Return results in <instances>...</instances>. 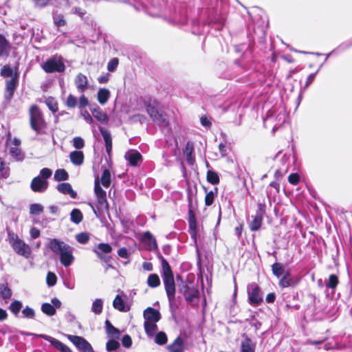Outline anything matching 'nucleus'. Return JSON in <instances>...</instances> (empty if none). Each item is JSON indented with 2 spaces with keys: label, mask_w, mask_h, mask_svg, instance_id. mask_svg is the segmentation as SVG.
I'll return each mask as SVG.
<instances>
[{
  "label": "nucleus",
  "mask_w": 352,
  "mask_h": 352,
  "mask_svg": "<svg viewBox=\"0 0 352 352\" xmlns=\"http://www.w3.org/2000/svg\"><path fill=\"white\" fill-rule=\"evenodd\" d=\"M179 292L182 293L186 302H191L193 300L198 297L199 292L193 287H190L185 284L179 287Z\"/></svg>",
  "instance_id": "nucleus-15"
},
{
  "label": "nucleus",
  "mask_w": 352,
  "mask_h": 352,
  "mask_svg": "<svg viewBox=\"0 0 352 352\" xmlns=\"http://www.w3.org/2000/svg\"><path fill=\"white\" fill-rule=\"evenodd\" d=\"M99 131L104 141L106 152L109 155H110L112 151L111 135L109 131L102 126L99 128Z\"/></svg>",
  "instance_id": "nucleus-21"
},
{
  "label": "nucleus",
  "mask_w": 352,
  "mask_h": 352,
  "mask_svg": "<svg viewBox=\"0 0 352 352\" xmlns=\"http://www.w3.org/2000/svg\"><path fill=\"white\" fill-rule=\"evenodd\" d=\"M41 309L43 313L48 316H52L56 314V309L52 304L48 302H44L41 305Z\"/></svg>",
  "instance_id": "nucleus-40"
},
{
  "label": "nucleus",
  "mask_w": 352,
  "mask_h": 352,
  "mask_svg": "<svg viewBox=\"0 0 352 352\" xmlns=\"http://www.w3.org/2000/svg\"><path fill=\"white\" fill-rule=\"evenodd\" d=\"M83 219L81 211L78 208H74L70 213V220L75 224H79Z\"/></svg>",
  "instance_id": "nucleus-32"
},
{
  "label": "nucleus",
  "mask_w": 352,
  "mask_h": 352,
  "mask_svg": "<svg viewBox=\"0 0 352 352\" xmlns=\"http://www.w3.org/2000/svg\"><path fill=\"white\" fill-rule=\"evenodd\" d=\"M56 189L63 195H69L72 199L77 197L76 192L73 190L71 184L69 183L58 184L56 186Z\"/></svg>",
  "instance_id": "nucleus-22"
},
{
  "label": "nucleus",
  "mask_w": 352,
  "mask_h": 352,
  "mask_svg": "<svg viewBox=\"0 0 352 352\" xmlns=\"http://www.w3.org/2000/svg\"><path fill=\"white\" fill-rule=\"evenodd\" d=\"M53 21L54 25L58 28L64 26L66 24L63 14L57 12H53Z\"/></svg>",
  "instance_id": "nucleus-37"
},
{
  "label": "nucleus",
  "mask_w": 352,
  "mask_h": 352,
  "mask_svg": "<svg viewBox=\"0 0 352 352\" xmlns=\"http://www.w3.org/2000/svg\"><path fill=\"white\" fill-rule=\"evenodd\" d=\"M113 306L116 309L120 311L126 312L129 310V308L126 306L124 300L119 295H117L114 298Z\"/></svg>",
  "instance_id": "nucleus-28"
},
{
  "label": "nucleus",
  "mask_w": 352,
  "mask_h": 352,
  "mask_svg": "<svg viewBox=\"0 0 352 352\" xmlns=\"http://www.w3.org/2000/svg\"><path fill=\"white\" fill-rule=\"evenodd\" d=\"M22 314L24 318H26L28 319H34L35 318V315H36L34 310L29 306H26L22 310Z\"/></svg>",
  "instance_id": "nucleus-51"
},
{
  "label": "nucleus",
  "mask_w": 352,
  "mask_h": 352,
  "mask_svg": "<svg viewBox=\"0 0 352 352\" xmlns=\"http://www.w3.org/2000/svg\"><path fill=\"white\" fill-rule=\"evenodd\" d=\"M144 104L147 113L152 120L160 126H168L169 124L166 115L160 111V104L153 98L146 97L144 99Z\"/></svg>",
  "instance_id": "nucleus-4"
},
{
  "label": "nucleus",
  "mask_w": 352,
  "mask_h": 352,
  "mask_svg": "<svg viewBox=\"0 0 352 352\" xmlns=\"http://www.w3.org/2000/svg\"><path fill=\"white\" fill-rule=\"evenodd\" d=\"M266 205L264 202L258 201L257 204V209L256 211V216L262 217L265 214Z\"/></svg>",
  "instance_id": "nucleus-54"
},
{
  "label": "nucleus",
  "mask_w": 352,
  "mask_h": 352,
  "mask_svg": "<svg viewBox=\"0 0 352 352\" xmlns=\"http://www.w3.org/2000/svg\"><path fill=\"white\" fill-rule=\"evenodd\" d=\"M74 84L77 91L80 94H83L88 87L87 76L82 73L78 74L74 79Z\"/></svg>",
  "instance_id": "nucleus-19"
},
{
  "label": "nucleus",
  "mask_w": 352,
  "mask_h": 352,
  "mask_svg": "<svg viewBox=\"0 0 352 352\" xmlns=\"http://www.w3.org/2000/svg\"><path fill=\"white\" fill-rule=\"evenodd\" d=\"M57 281L56 275L52 272H49L46 277V283L49 287H52L56 285Z\"/></svg>",
  "instance_id": "nucleus-55"
},
{
  "label": "nucleus",
  "mask_w": 352,
  "mask_h": 352,
  "mask_svg": "<svg viewBox=\"0 0 352 352\" xmlns=\"http://www.w3.org/2000/svg\"><path fill=\"white\" fill-rule=\"evenodd\" d=\"M103 301L100 298H96L94 300L91 310L96 315H99L102 312Z\"/></svg>",
  "instance_id": "nucleus-35"
},
{
  "label": "nucleus",
  "mask_w": 352,
  "mask_h": 352,
  "mask_svg": "<svg viewBox=\"0 0 352 352\" xmlns=\"http://www.w3.org/2000/svg\"><path fill=\"white\" fill-rule=\"evenodd\" d=\"M272 272L274 276L280 278V277L285 273V269L282 263H274L272 265Z\"/></svg>",
  "instance_id": "nucleus-34"
},
{
  "label": "nucleus",
  "mask_w": 352,
  "mask_h": 352,
  "mask_svg": "<svg viewBox=\"0 0 352 352\" xmlns=\"http://www.w3.org/2000/svg\"><path fill=\"white\" fill-rule=\"evenodd\" d=\"M110 91L109 89L106 88L99 89L97 94V99L98 102L102 105L105 104L110 97Z\"/></svg>",
  "instance_id": "nucleus-27"
},
{
  "label": "nucleus",
  "mask_w": 352,
  "mask_h": 352,
  "mask_svg": "<svg viewBox=\"0 0 352 352\" xmlns=\"http://www.w3.org/2000/svg\"><path fill=\"white\" fill-rule=\"evenodd\" d=\"M73 146L76 149H81L85 146V142L80 137H75L73 139Z\"/></svg>",
  "instance_id": "nucleus-60"
},
{
  "label": "nucleus",
  "mask_w": 352,
  "mask_h": 352,
  "mask_svg": "<svg viewBox=\"0 0 352 352\" xmlns=\"http://www.w3.org/2000/svg\"><path fill=\"white\" fill-rule=\"evenodd\" d=\"M76 239L80 244H86L89 240V234L87 232H80L76 235Z\"/></svg>",
  "instance_id": "nucleus-53"
},
{
  "label": "nucleus",
  "mask_w": 352,
  "mask_h": 352,
  "mask_svg": "<svg viewBox=\"0 0 352 352\" xmlns=\"http://www.w3.org/2000/svg\"><path fill=\"white\" fill-rule=\"evenodd\" d=\"M90 111L93 116L101 124L107 123L109 120L107 115L96 104L90 105Z\"/></svg>",
  "instance_id": "nucleus-18"
},
{
  "label": "nucleus",
  "mask_w": 352,
  "mask_h": 352,
  "mask_svg": "<svg viewBox=\"0 0 352 352\" xmlns=\"http://www.w3.org/2000/svg\"><path fill=\"white\" fill-rule=\"evenodd\" d=\"M1 75L3 77H12L13 70L9 65H5L1 69Z\"/></svg>",
  "instance_id": "nucleus-59"
},
{
  "label": "nucleus",
  "mask_w": 352,
  "mask_h": 352,
  "mask_svg": "<svg viewBox=\"0 0 352 352\" xmlns=\"http://www.w3.org/2000/svg\"><path fill=\"white\" fill-rule=\"evenodd\" d=\"M98 258L104 263H109L111 260V256L105 255L112 251V247L109 243H100L93 250Z\"/></svg>",
  "instance_id": "nucleus-13"
},
{
  "label": "nucleus",
  "mask_w": 352,
  "mask_h": 352,
  "mask_svg": "<svg viewBox=\"0 0 352 352\" xmlns=\"http://www.w3.org/2000/svg\"><path fill=\"white\" fill-rule=\"evenodd\" d=\"M10 243L13 250L19 255L28 258L31 254V251L28 245L20 239L17 235L13 232H8Z\"/></svg>",
  "instance_id": "nucleus-6"
},
{
  "label": "nucleus",
  "mask_w": 352,
  "mask_h": 352,
  "mask_svg": "<svg viewBox=\"0 0 352 352\" xmlns=\"http://www.w3.org/2000/svg\"><path fill=\"white\" fill-rule=\"evenodd\" d=\"M10 155L18 162H22L25 158V155L19 147H11L10 148Z\"/></svg>",
  "instance_id": "nucleus-30"
},
{
  "label": "nucleus",
  "mask_w": 352,
  "mask_h": 352,
  "mask_svg": "<svg viewBox=\"0 0 352 352\" xmlns=\"http://www.w3.org/2000/svg\"><path fill=\"white\" fill-rule=\"evenodd\" d=\"M98 210H109V204L107 202V196L97 198Z\"/></svg>",
  "instance_id": "nucleus-48"
},
{
  "label": "nucleus",
  "mask_w": 352,
  "mask_h": 352,
  "mask_svg": "<svg viewBox=\"0 0 352 352\" xmlns=\"http://www.w3.org/2000/svg\"><path fill=\"white\" fill-rule=\"evenodd\" d=\"M69 158L72 164L80 166L84 162V154L80 151H74L70 153Z\"/></svg>",
  "instance_id": "nucleus-26"
},
{
  "label": "nucleus",
  "mask_w": 352,
  "mask_h": 352,
  "mask_svg": "<svg viewBox=\"0 0 352 352\" xmlns=\"http://www.w3.org/2000/svg\"><path fill=\"white\" fill-rule=\"evenodd\" d=\"M161 276L170 306L175 301L176 286L174 274L168 262L162 258Z\"/></svg>",
  "instance_id": "nucleus-3"
},
{
  "label": "nucleus",
  "mask_w": 352,
  "mask_h": 352,
  "mask_svg": "<svg viewBox=\"0 0 352 352\" xmlns=\"http://www.w3.org/2000/svg\"><path fill=\"white\" fill-rule=\"evenodd\" d=\"M351 46H352V40L341 43L339 46H338L336 48V52H343V51L349 49Z\"/></svg>",
  "instance_id": "nucleus-63"
},
{
  "label": "nucleus",
  "mask_w": 352,
  "mask_h": 352,
  "mask_svg": "<svg viewBox=\"0 0 352 352\" xmlns=\"http://www.w3.org/2000/svg\"><path fill=\"white\" fill-rule=\"evenodd\" d=\"M168 341L166 334L164 331H160L156 333L155 342L159 345H164Z\"/></svg>",
  "instance_id": "nucleus-46"
},
{
  "label": "nucleus",
  "mask_w": 352,
  "mask_h": 352,
  "mask_svg": "<svg viewBox=\"0 0 352 352\" xmlns=\"http://www.w3.org/2000/svg\"><path fill=\"white\" fill-rule=\"evenodd\" d=\"M94 192L97 198L107 196L106 192L101 188L98 179H96Z\"/></svg>",
  "instance_id": "nucleus-47"
},
{
  "label": "nucleus",
  "mask_w": 352,
  "mask_h": 352,
  "mask_svg": "<svg viewBox=\"0 0 352 352\" xmlns=\"http://www.w3.org/2000/svg\"><path fill=\"white\" fill-rule=\"evenodd\" d=\"M43 69L47 74L54 72L61 73L65 69V65L60 57L54 56L46 60L42 66Z\"/></svg>",
  "instance_id": "nucleus-8"
},
{
  "label": "nucleus",
  "mask_w": 352,
  "mask_h": 352,
  "mask_svg": "<svg viewBox=\"0 0 352 352\" xmlns=\"http://www.w3.org/2000/svg\"><path fill=\"white\" fill-rule=\"evenodd\" d=\"M11 46L6 37L0 34V56H8Z\"/></svg>",
  "instance_id": "nucleus-25"
},
{
  "label": "nucleus",
  "mask_w": 352,
  "mask_h": 352,
  "mask_svg": "<svg viewBox=\"0 0 352 352\" xmlns=\"http://www.w3.org/2000/svg\"><path fill=\"white\" fill-rule=\"evenodd\" d=\"M43 211V207L39 204H32L30 206V213L31 214L37 215Z\"/></svg>",
  "instance_id": "nucleus-50"
},
{
  "label": "nucleus",
  "mask_w": 352,
  "mask_h": 352,
  "mask_svg": "<svg viewBox=\"0 0 352 352\" xmlns=\"http://www.w3.org/2000/svg\"><path fill=\"white\" fill-rule=\"evenodd\" d=\"M23 334L27 336H31L35 338H41L44 339L45 340L48 341L50 344L54 346L56 349L60 351V352H73L67 345L59 341L58 340L55 339L53 337H51L46 334H36L33 333H23Z\"/></svg>",
  "instance_id": "nucleus-10"
},
{
  "label": "nucleus",
  "mask_w": 352,
  "mask_h": 352,
  "mask_svg": "<svg viewBox=\"0 0 352 352\" xmlns=\"http://www.w3.org/2000/svg\"><path fill=\"white\" fill-rule=\"evenodd\" d=\"M101 184L105 188H108L111 184V173L107 168L104 169L102 172L101 177Z\"/></svg>",
  "instance_id": "nucleus-42"
},
{
  "label": "nucleus",
  "mask_w": 352,
  "mask_h": 352,
  "mask_svg": "<svg viewBox=\"0 0 352 352\" xmlns=\"http://www.w3.org/2000/svg\"><path fill=\"white\" fill-rule=\"evenodd\" d=\"M248 302L253 307H257L263 301L261 288L255 283H252L247 287Z\"/></svg>",
  "instance_id": "nucleus-7"
},
{
  "label": "nucleus",
  "mask_w": 352,
  "mask_h": 352,
  "mask_svg": "<svg viewBox=\"0 0 352 352\" xmlns=\"http://www.w3.org/2000/svg\"><path fill=\"white\" fill-rule=\"evenodd\" d=\"M119 64L118 58H111L107 63V69L109 72H113Z\"/></svg>",
  "instance_id": "nucleus-57"
},
{
  "label": "nucleus",
  "mask_w": 352,
  "mask_h": 352,
  "mask_svg": "<svg viewBox=\"0 0 352 352\" xmlns=\"http://www.w3.org/2000/svg\"><path fill=\"white\" fill-rule=\"evenodd\" d=\"M255 343L248 336H245L241 344V352H254Z\"/></svg>",
  "instance_id": "nucleus-24"
},
{
  "label": "nucleus",
  "mask_w": 352,
  "mask_h": 352,
  "mask_svg": "<svg viewBox=\"0 0 352 352\" xmlns=\"http://www.w3.org/2000/svg\"><path fill=\"white\" fill-rule=\"evenodd\" d=\"M206 177H207V181L213 185H215V184H217L219 183V177L218 175V174L214 170H208Z\"/></svg>",
  "instance_id": "nucleus-45"
},
{
  "label": "nucleus",
  "mask_w": 352,
  "mask_h": 352,
  "mask_svg": "<svg viewBox=\"0 0 352 352\" xmlns=\"http://www.w3.org/2000/svg\"><path fill=\"white\" fill-rule=\"evenodd\" d=\"M263 218L254 215L253 217L252 221L250 223L249 227L251 231H257L260 229L262 222Z\"/></svg>",
  "instance_id": "nucleus-38"
},
{
  "label": "nucleus",
  "mask_w": 352,
  "mask_h": 352,
  "mask_svg": "<svg viewBox=\"0 0 352 352\" xmlns=\"http://www.w3.org/2000/svg\"><path fill=\"white\" fill-rule=\"evenodd\" d=\"M157 322L144 321V327L146 335L148 337H152L157 330Z\"/></svg>",
  "instance_id": "nucleus-29"
},
{
  "label": "nucleus",
  "mask_w": 352,
  "mask_h": 352,
  "mask_svg": "<svg viewBox=\"0 0 352 352\" xmlns=\"http://www.w3.org/2000/svg\"><path fill=\"white\" fill-rule=\"evenodd\" d=\"M147 284L150 287L155 288L160 285V279L157 274H151L147 278Z\"/></svg>",
  "instance_id": "nucleus-36"
},
{
  "label": "nucleus",
  "mask_w": 352,
  "mask_h": 352,
  "mask_svg": "<svg viewBox=\"0 0 352 352\" xmlns=\"http://www.w3.org/2000/svg\"><path fill=\"white\" fill-rule=\"evenodd\" d=\"M206 3L210 2L206 9L201 11L204 14V24L216 31L223 30L226 21V12L223 7V0H203Z\"/></svg>",
  "instance_id": "nucleus-1"
},
{
  "label": "nucleus",
  "mask_w": 352,
  "mask_h": 352,
  "mask_svg": "<svg viewBox=\"0 0 352 352\" xmlns=\"http://www.w3.org/2000/svg\"><path fill=\"white\" fill-rule=\"evenodd\" d=\"M48 248L56 255L59 256L60 263L65 267L70 266L74 261V248L57 239L50 240Z\"/></svg>",
  "instance_id": "nucleus-2"
},
{
  "label": "nucleus",
  "mask_w": 352,
  "mask_h": 352,
  "mask_svg": "<svg viewBox=\"0 0 352 352\" xmlns=\"http://www.w3.org/2000/svg\"><path fill=\"white\" fill-rule=\"evenodd\" d=\"M105 328L107 333L110 336H116L118 338L120 335V331L118 329L116 328L112 325L111 322L109 320H106L105 321Z\"/></svg>",
  "instance_id": "nucleus-39"
},
{
  "label": "nucleus",
  "mask_w": 352,
  "mask_h": 352,
  "mask_svg": "<svg viewBox=\"0 0 352 352\" xmlns=\"http://www.w3.org/2000/svg\"><path fill=\"white\" fill-rule=\"evenodd\" d=\"M30 124L31 129L37 135L46 133L47 122L44 119L42 111L36 104H33L30 108Z\"/></svg>",
  "instance_id": "nucleus-5"
},
{
  "label": "nucleus",
  "mask_w": 352,
  "mask_h": 352,
  "mask_svg": "<svg viewBox=\"0 0 352 352\" xmlns=\"http://www.w3.org/2000/svg\"><path fill=\"white\" fill-rule=\"evenodd\" d=\"M12 290L8 287V283H2L0 285V296L3 300L10 299L12 297Z\"/></svg>",
  "instance_id": "nucleus-31"
},
{
  "label": "nucleus",
  "mask_w": 352,
  "mask_h": 352,
  "mask_svg": "<svg viewBox=\"0 0 352 352\" xmlns=\"http://www.w3.org/2000/svg\"><path fill=\"white\" fill-rule=\"evenodd\" d=\"M338 283V276L335 274H331L329 280L326 283V286L331 289H335Z\"/></svg>",
  "instance_id": "nucleus-52"
},
{
  "label": "nucleus",
  "mask_w": 352,
  "mask_h": 352,
  "mask_svg": "<svg viewBox=\"0 0 352 352\" xmlns=\"http://www.w3.org/2000/svg\"><path fill=\"white\" fill-rule=\"evenodd\" d=\"M45 104L52 113H56L58 111V104L55 98L53 97H48L45 101Z\"/></svg>",
  "instance_id": "nucleus-44"
},
{
  "label": "nucleus",
  "mask_w": 352,
  "mask_h": 352,
  "mask_svg": "<svg viewBox=\"0 0 352 352\" xmlns=\"http://www.w3.org/2000/svg\"><path fill=\"white\" fill-rule=\"evenodd\" d=\"M52 174V170L48 168H43L40 170V174L38 176H40L42 179L47 180L48 178L51 177Z\"/></svg>",
  "instance_id": "nucleus-62"
},
{
  "label": "nucleus",
  "mask_w": 352,
  "mask_h": 352,
  "mask_svg": "<svg viewBox=\"0 0 352 352\" xmlns=\"http://www.w3.org/2000/svg\"><path fill=\"white\" fill-rule=\"evenodd\" d=\"M67 337L79 351L95 352L91 344L83 337L74 335H67Z\"/></svg>",
  "instance_id": "nucleus-9"
},
{
  "label": "nucleus",
  "mask_w": 352,
  "mask_h": 352,
  "mask_svg": "<svg viewBox=\"0 0 352 352\" xmlns=\"http://www.w3.org/2000/svg\"><path fill=\"white\" fill-rule=\"evenodd\" d=\"M189 225V233L192 239H196L197 233V220L194 221L188 222Z\"/></svg>",
  "instance_id": "nucleus-56"
},
{
  "label": "nucleus",
  "mask_w": 352,
  "mask_h": 352,
  "mask_svg": "<svg viewBox=\"0 0 352 352\" xmlns=\"http://www.w3.org/2000/svg\"><path fill=\"white\" fill-rule=\"evenodd\" d=\"M322 65L323 64H322L319 67L318 69L315 73L310 74L308 76V77L307 78V80H306V82H305V87H304V89H306L313 82V81L314 80V79L316 78V74H318V72H319L320 68L322 67Z\"/></svg>",
  "instance_id": "nucleus-61"
},
{
  "label": "nucleus",
  "mask_w": 352,
  "mask_h": 352,
  "mask_svg": "<svg viewBox=\"0 0 352 352\" xmlns=\"http://www.w3.org/2000/svg\"><path fill=\"white\" fill-rule=\"evenodd\" d=\"M300 282V278L298 276H293L289 270L285 272L278 281V286L280 288L295 287Z\"/></svg>",
  "instance_id": "nucleus-11"
},
{
  "label": "nucleus",
  "mask_w": 352,
  "mask_h": 352,
  "mask_svg": "<svg viewBox=\"0 0 352 352\" xmlns=\"http://www.w3.org/2000/svg\"><path fill=\"white\" fill-rule=\"evenodd\" d=\"M17 69L18 68L16 67V72L14 76H12L11 79L6 80L4 98L8 102H10L12 98L19 83V74L17 73Z\"/></svg>",
  "instance_id": "nucleus-12"
},
{
  "label": "nucleus",
  "mask_w": 352,
  "mask_h": 352,
  "mask_svg": "<svg viewBox=\"0 0 352 352\" xmlns=\"http://www.w3.org/2000/svg\"><path fill=\"white\" fill-rule=\"evenodd\" d=\"M169 352H184V342L182 338L177 337L173 343L167 346Z\"/></svg>",
  "instance_id": "nucleus-23"
},
{
  "label": "nucleus",
  "mask_w": 352,
  "mask_h": 352,
  "mask_svg": "<svg viewBox=\"0 0 352 352\" xmlns=\"http://www.w3.org/2000/svg\"><path fill=\"white\" fill-rule=\"evenodd\" d=\"M124 158L131 166H139L142 162L141 153L134 149L126 151L124 155Z\"/></svg>",
  "instance_id": "nucleus-14"
},
{
  "label": "nucleus",
  "mask_w": 352,
  "mask_h": 352,
  "mask_svg": "<svg viewBox=\"0 0 352 352\" xmlns=\"http://www.w3.org/2000/svg\"><path fill=\"white\" fill-rule=\"evenodd\" d=\"M204 191L206 193L205 197V204L207 206H211L214 199V197L217 193V188H214V190H210L209 192H207V189L206 187H204Z\"/></svg>",
  "instance_id": "nucleus-33"
},
{
  "label": "nucleus",
  "mask_w": 352,
  "mask_h": 352,
  "mask_svg": "<svg viewBox=\"0 0 352 352\" xmlns=\"http://www.w3.org/2000/svg\"><path fill=\"white\" fill-rule=\"evenodd\" d=\"M48 187V182L42 179L40 176H36L32 180L30 188L32 191L36 192H43Z\"/></svg>",
  "instance_id": "nucleus-16"
},
{
  "label": "nucleus",
  "mask_w": 352,
  "mask_h": 352,
  "mask_svg": "<svg viewBox=\"0 0 352 352\" xmlns=\"http://www.w3.org/2000/svg\"><path fill=\"white\" fill-rule=\"evenodd\" d=\"M23 307V303L18 300H14L9 307L10 311L15 316L18 315Z\"/></svg>",
  "instance_id": "nucleus-43"
},
{
  "label": "nucleus",
  "mask_w": 352,
  "mask_h": 352,
  "mask_svg": "<svg viewBox=\"0 0 352 352\" xmlns=\"http://www.w3.org/2000/svg\"><path fill=\"white\" fill-rule=\"evenodd\" d=\"M144 321L157 322L161 319L160 312L153 307H148L143 312Z\"/></svg>",
  "instance_id": "nucleus-17"
},
{
  "label": "nucleus",
  "mask_w": 352,
  "mask_h": 352,
  "mask_svg": "<svg viewBox=\"0 0 352 352\" xmlns=\"http://www.w3.org/2000/svg\"><path fill=\"white\" fill-rule=\"evenodd\" d=\"M142 241L147 246L149 250L157 249V244L155 238L149 232L146 231L142 236Z\"/></svg>",
  "instance_id": "nucleus-20"
},
{
  "label": "nucleus",
  "mask_w": 352,
  "mask_h": 352,
  "mask_svg": "<svg viewBox=\"0 0 352 352\" xmlns=\"http://www.w3.org/2000/svg\"><path fill=\"white\" fill-rule=\"evenodd\" d=\"M120 347V343L115 340H109L106 344V349L108 352H112Z\"/></svg>",
  "instance_id": "nucleus-49"
},
{
  "label": "nucleus",
  "mask_w": 352,
  "mask_h": 352,
  "mask_svg": "<svg viewBox=\"0 0 352 352\" xmlns=\"http://www.w3.org/2000/svg\"><path fill=\"white\" fill-rule=\"evenodd\" d=\"M65 104L68 108H75L77 105V98L72 94H69Z\"/></svg>",
  "instance_id": "nucleus-58"
},
{
  "label": "nucleus",
  "mask_w": 352,
  "mask_h": 352,
  "mask_svg": "<svg viewBox=\"0 0 352 352\" xmlns=\"http://www.w3.org/2000/svg\"><path fill=\"white\" fill-rule=\"evenodd\" d=\"M87 105H89V100L84 94H82L79 98L78 107L81 110Z\"/></svg>",
  "instance_id": "nucleus-64"
},
{
  "label": "nucleus",
  "mask_w": 352,
  "mask_h": 352,
  "mask_svg": "<svg viewBox=\"0 0 352 352\" xmlns=\"http://www.w3.org/2000/svg\"><path fill=\"white\" fill-rule=\"evenodd\" d=\"M54 178L57 182L65 181L69 178V175L65 169H58L55 171Z\"/></svg>",
  "instance_id": "nucleus-41"
}]
</instances>
